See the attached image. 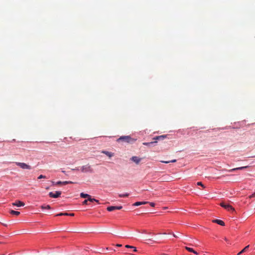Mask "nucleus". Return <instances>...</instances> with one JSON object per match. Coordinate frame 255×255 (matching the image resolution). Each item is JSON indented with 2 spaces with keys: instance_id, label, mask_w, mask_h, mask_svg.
I'll return each mask as SVG.
<instances>
[{
  "instance_id": "7c9ffc66",
  "label": "nucleus",
  "mask_w": 255,
  "mask_h": 255,
  "mask_svg": "<svg viewBox=\"0 0 255 255\" xmlns=\"http://www.w3.org/2000/svg\"><path fill=\"white\" fill-rule=\"evenodd\" d=\"M149 204L151 206V207H154L155 206V204L153 202H150L149 203Z\"/></svg>"
},
{
  "instance_id": "f257e3e1",
  "label": "nucleus",
  "mask_w": 255,
  "mask_h": 255,
  "mask_svg": "<svg viewBox=\"0 0 255 255\" xmlns=\"http://www.w3.org/2000/svg\"><path fill=\"white\" fill-rule=\"evenodd\" d=\"M15 164L16 165L18 166L19 167L23 169L30 170L32 169V167L30 165L27 164L26 163L24 162H16Z\"/></svg>"
},
{
  "instance_id": "9b49d317",
  "label": "nucleus",
  "mask_w": 255,
  "mask_h": 255,
  "mask_svg": "<svg viewBox=\"0 0 255 255\" xmlns=\"http://www.w3.org/2000/svg\"><path fill=\"white\" fill-rule=\"evenodd\" d=\"M166 136L165 135L157 136L154 137L153 139H155V140H163V139H164L166 137Z\"/></svg>"
},
{
  "instance_id": "f8f14e48",
  "label": "nucleus",
  "mask_w": 255,
  "mask_h": 255,
  "mask_svg": "<svg viewBox=\"0 0 255 255\" xmlns=\"http://www.w3.org/2000/svg\"><path fill=\"white\" fill-rule=\"evenodd\" d=\"M185 248V249L187 251H188L189 252L193 253H194L195 254H196V255L198 254L197 252H196L195 251H194L192 248H189V247H186Z\"/></svg>"
},
{
  "instance_id": "2eb2a0df",
  "label": "nucleus",
  "mask_w": 255,
  "mask_h": 255,
  "mask_svg": "<svg viewBox=\"0 0 255 255\" xmlns=\"http://www.w3.org/2000/svg\"><path fill=\"white\" fill-rule=\"evenodd\" d=\"M10 213L12 215H15V216H18L20 214V212L18 211H15L14 210H11L10 211Z\"/></svg>"
},
{
  "instance_id": "f3484780",
  "label": "nucleus",
  "mask_w": 255,
  "mask_h": 255,
  "mask_svg": "<svg viewBox=\"0 0 255 255\" xmlns=\"http://www.w3.org/2000/svg\"><path fill=\"white\" fill-rule=\"evenodd\" d=\"M249 245L246 246L245 248H244L240 252H239L237 255H240L242 253L247 251V249L249 248Z\"/></svg>"
},
{
  "instance_id": "f704fd0d",
  "label": "nucleus",
  "mask_w": 255,
  "mask_h": 255,
  "mask_svg": "<svg viewBox=\"0 0 255 255\" xmlns=\"http://www.w3.org/2000/svg\"><path fill=\"white\" fill-rule=\"evenodd\" d=\"M170 234H171V233ZM172 235L173 236V237H175V238H177V236H176V235H175V234H173V233H172Z\"/></svg>"
},
{
  "instance_id": "aec40b11",
  "label": "nucleus",
  "mask_w": 255,
  "mask_h": 255,
  "mask_svg": "<svg viewBox=\"0 0 255 255\" xmlns=\"http://www.w3.org/2000/svg\"><path fill=\"white\" fill-rule=\"evenodd\" d=\"M102 152L105 153V154H106L107 156H108L110 157H111L113 156V153H112L110 152L104 151H103Z\"/></svg>"
},
{
  "instance_id": "39448f33",
  "label": "nucleus",
  "mask_w": 255,
  "mask_h": 255,
  "mask_svg": "<svg viewBox=\"0 0 255 255\" xmlns=\"http://www.w3.org/2000/svg\"><path fill=\"white\" fill-rule=\"evenodd\" d=\"M61 194V191H56L55 193H53L52 192H50L49 193V196L51 198H56L60 197Z\"/></svg>"
},
{
  "instance_id": "1a4fd4ad",
  "label": "nucleus",
  "mask_w": 255,
  "mask_h": 255,
  "mask_svg": "<svg viewBox=\"0 0 255 255\" xmlns=\"http://www.w3.org/2000/svg\"><path fill=\"white\" fill-rule=\"evenodd\" d=\"M248 167V166H242V167H240L235 168L232 169L231 170H229V171L231 172V171H236L237 170H242L243 169L247 168Z\"/></svg>"
},
{
  "instance_id": "dca6fc26",
  "label": "nucleus",
  "mask_w": 255,
  "mask_h": 255,
  "mask_svg": "<svg viewBox=\"0 0 255 255\" xmlns=\"http://www.w3.org/2000/svg\"><path fill=\"white\" fill-rule=\"evenodd\" d=\"M80 197L81 198H87L88 199V198L90 197V195L87 194H85V193H81L80 194Z\"/></svg>"
},
{
  "instance_id": "6ab92c4d",
  "label": "nucleus",
  "mask_w": 255,
  "mask_h": 255,
  "mask_svg": "<svg viewBox=\"0 0 255 255\" xmlns=\"http://www.w3.org/2000/svg\"><path fill=\"white\" fill-rule=\"evenodd\" d=\"M125 247L127 248H132L134 252H137L136 248L133 246H129V245H126L125 246Z\"/></svg>"
},
{
  "instance_id": "c9c22d12",
  "label": "nucleus",
  "mask_w": 255,
  "mask_h": 255,
  "mask_svg": "<svg viewBox=\"0 0 255 255\" xmlns=\"http://www.w3.org/2000/svg\"><path fill=\"white\" fill-rule=\"evenodd\" d=\"M69 216H74V214L73 213H70V214H69Z\"/></svg>"
},
{
  "instance_id": "412c9836",
  "label": "nucleus",
  "mask_w": 255,
  "mask_h": 255,
  "mask_svg": "<svg viewBox=\"0 0 255 255\" xmlns=\"http://www.w3.org/2000/svg\"><path fill=\"white\" fill-rule=\"evenodd\" d=\"M129 196L128 193H125V194H120L119 195V197L123 198V197H127Z\"/></svg>"
},
{
  "instance_id": "79ce46f5",
  "label": "nucleus",
  "mask_w": 255,
  "mask_h": 255,
  "mask_svg": "<svg viewBox=\"0 0 255 255\" xmlns=\"http://www.w3.org/2000/svg\"><path fill=\"white\" fill-rule=\"evenodd\" d=\"M0 244H2V243L0 242Z\"/></svg>"
},
{
  "instance_id": "f03ea898",
  "label": "nucleus",
  "mask_w": 255,
  "mask_h": 255,
  "mask_svg": "<svg viewBox=\"0 0 255 255\" xmlns=\"http://www.w3.org/2000/svg\"><path fill=\"white\" fill-rule=\"evenodd\" d=\"M81 170V171L84 173H87V172L93 173V168L89 164H87L86 165H84V166H82Z\"/></svg>"
},
{
  "instance_id": "2f4dec72",
  "label": "nucleus",
  "mask_w": 255,
  "mask_h": 255,
  "mask_svg": "<svg viewBox=\"0 0 255 255\" xmlns=\"http://www.w3.org/2000/svg\"><path fill=\"white\" fill-rule=\"evenodd\" d=\"M64 213H60L56 215V216H63Z\"/></svg>"
},
{
  "instance_id": "473e14b6",
  "label": "nucleus",
  "mask_w": 255,
  "mask_h": 255,
  "mask_svg": "<svg viewBox=\"0 0 255 255\" xmlns=\"http://www.w3.org/2000/svg\"><path fill=\"white\" fill-rule=\"evenodd\" d=\"M63 216H69V214L67 213H64Z\"/></svg>"
},
{
  "instance_id": "0eeeda50",
  "label": "nucleus",
  "mask_w": 255,
  "mask_h": 255,
  "mask_svg": "<svg viewBox=\"0 0 255 255\" xmlns=\"http://www.w3.org/2000/svg\"><path fill=\"white\" fill-rule=\"evenodd\" d=\"M131 160L133 162H135L136 164H138L141 160V158H140L137 156H134L131 158Z\"/></svg>"
},
{
  "instance_id": "423d86ee",
  "label": "nucleus",
  "mask_w": 255,
  "mask_h": 255,
  "mask_svg": "<svg viewBox=\"0 0 255 255\" xmlns=\"http://www.w3.org/2000/svg\"><path fill=\"white\" fill-rule=\"evenodd\" d=\"M12 205L16 206L17 207H22L24 206V203L20 201L16 200L15 202L12 203Z\"/></svg>"
},
{
  "instance_id": "a878e982",
  "label": "nucleus",
  "mask_w": 255,
  "mask_h": 255,
  "mask_svg": "<svg viewBox=\"0 0 255 255\" xmlns=\"http://www.w3.org/2000/svg\"><path fill=\"white\" fill-rule=\"evenodd\" d=\"M197 184L198 185H199V186H202L203 188H205V186L202 184V183L201 182H197Z\"/></svg>"
},
{
  "instance_id": "c756f323",
  "label": "nucleus",
  "mask_w": 255,
  "mask_h": 255,
  "mask_svg": "<svg viewBox=\"0 0 255 255\" xmlns=\"http://www.w3.org/2000/svg\"><path fill=\"white\" fill-rule=\"evenodd\" d=\"M255 197V192L252 195H250L249 196V198H253V197Z\"/></svg>"
},
{
  "instance_id": "4be33fe9",
  "label": "nucleus",
  "mask_w": 255,
  "mask_h": 255,
  "mask_svg": "<svg viewBox=\"0 0 255 255\" xmlns=\"http://www.w3.org/2000/svg\"><path fill=\"white\" fill-rule=\"evenodd\" d=\"M156 142H157L156 141L150 142H143V144L145 145H150L153 144V143H156Z\"/></svg>"
},
{
  "instance_id": "9d476101",
  "label": "nucleus",
  "mask_w": 255,
  "mask_h": 255,
  "mask_svg": "<svg viewBox=\"0 0 255 255\" xmlns=\"http://www.w3.org/2000/svg\"><path fill=\"white\" fill-rule=\"evenodd\" d=\"M147 203H148V202H136L134 203L133 204V205L135 206H139L141 205H144Z\"/></svg>"
},
{
  "instance_id": "b1692460",
  "label": "nucleus",
  "mask_w": 255,
  "mask_h": 255,
  "mask_svg": "<svg viewBox=\"0 0 255 255\" xmlns=\"http://www.w3.org/2000/svg\"><path fill=\"white\" fill-rule=\"evenodd\" d=\"M88 200L90 202H93L94 201H96V199L95 198H92L91 196L90 195V197L88 198Z\"/></svg>"
},
{
  "instance_id": "7ed1b4c3",
  "label": "nucleus",
  "mask_w": 255,
  "mask_h": 255,
  "mask_svg": "<svg viewBox=\"0 0 255 255\" xmlns=\"http://www.w3.org/2000/svg\"><path fill=\"white\" fill-rule=\"evenodd\" d=\"M220 206L228 211H234V208L229 204H227L224 202H222L220 203Z\"/></svg>"
},
{
  "instance_id": "72a5a7b5",
  "label": "nucleus",
  "mask_w": 255,
  "mask_h": 255,
  "mask_svg": "<svg viewBox=\"0 0 255 255\" xmlns=\"http://www.w3.org/2000/svg\"><path fill=\"white\" fill-rule=\"evenodd\" d=\"M116 246L118 247H121L122 246V245L121 244H117Z\"/></svg>"
},
{
  "instance_id": "ddd939ff",
  "label": "nucleus",
  "mask_w": 255,
  "mask_h": 255,
  "mask_svg": "<svg viewBox=\"0 0 255 255\" xmlns=\"http://www.w3.org/2000/svg\"><path fill=\"white\" fill-rule=\"evenodd\" d=\"M107 209L109 212H112L115 210H117L116 206H109L107 208Z\"/></svg>"
},
{
  "instance_id": "5701e85b",
  "label": "nucleus",
  "mask_w": 255,
  "mask_h": 255,
  "mask_svg": "<svg viewBox=\"0 0 255 255\" xmlns=\"http://www.w3.org/2000/svg\"><path fill=\"white\" fill-rule=\"evenodd\" d=\"M62 184L63 185H66V184H71V183H73V182H72V181H62Z\"/></svg>"
},
{
  "instance_id": "20e7f679",
  "label": "nucleus",
  "mask_w": 255,
  "mask_h": 255,
  "mask_svg": "<svg viewBox=\"0 0 255 255\" xmlns=\"http://www.w3.org/2000/svg\"><path fill=\"white\" fill-rule=\"evenodd\" d=\"M132 138L129 136H121L117 139L118 141H123L127 142H129L131 140Z\"/></svg>"
},
{
  "instance_id": "bb28decb",
  "label": "nucleus",
  "mask_w": 255,
  "mask_h": 255,
  "mask_svg": "<svg viewBox=\"0 0 255 255\" xmlns=\"http://www.w3.org/2000/svg\"><path fill=\"white\" fill-rule=\"evenodd\" d=\"M46 178V176L43 175H40L38 177V179Z\"/></svg>"
},
{
  "instance_id": "e433bc0d",
  "label": "nucleus",
  "mask_w": 255,
  "mask_h": 255,
  "mask_svg": "<svg viewBox=\"0 0 255 255\" xmlns=\"http://www.w3.org/2000/svg\"><path fill=\"white\" fill-rule=\"evenodd\" d=\"M160 255H168L164 254V253H162Z\"/></svg>"
},
{
  "instance_id": "4468645a",
  "label": "nucleus",
  "mask_w": 255,
  "mask_h": 255,
  "mask_svg": "<svg viewBox=\"0 0 255 255\" xmlns=\"http://www.w3.org/2000/svg\"><path fill=\"white\" fill-rule=\"evenodd\" d=\"M41 208L42 209H51V207L49 205H45V204H44V205H42L41 206Z\"/></svg>"
},
{
  "instance_id": "58836bf2",
  "label": "nucleus",
  "mask_w": 255,
  "mask_h": 255,
  "mask_svg": "<svg viewBox=\"0 0 255 255\" xmlns=\"http://www.w3.org/2000/svg\"><path fill=\"white\" fill-rule=\"evenodd\" d=\"M62 172L63 173H65V171H64V170H62Z\"/></svg>"
},
{
  "instance_id": "393cba45",
  "label": "nucleus",
  "mask_w": 255,
  "mask_h": 255,
  "mask_svg": "<svg viewBox=\"0 0 255 255\" xmlns=\"http://www.w3.org/2000/svg\"><path fill=\"white\" fill-rule=\"evenodd\" d=\"M52 183L54 185H61V184H62V181H58L56 183L55 182H52Z\"/></svg>"
},
{
  "instance_id": "4c0bfd02",
  "label": "nucleus",
  "mask_w": 255,
  "mask_h": 255,
  "mask_svg": "<svg viewBox=\"0 0 255 255\" xmlns=\"http://www.w3.org/2000/svg\"><path fill=\"white\" fill-rule=\"evenodd\" d=\"M95 201L98 203H99V200H96V201Z\"/></svg>"
},
{
  "instance_id": "ea45409f",
  "label": "nucleus",
  "mask_w": 255,
  "mask_h": 255,
  "mask_svg": "<svg viewBox=\"0 0 255 255\" xmlns=\"http://www.w3.org/2000/svg\"><path fill=\"white\" fill-rule=\"evenodd\" d=\"M72 170H78V169H77V168H75V169H72Z\"/></svg>"
},
{
  "instance_id": "6e6552de",
  "label": "nucleus",
  "mask_w": 255,
  "mask_h": 255,
  "mask_svg": "<svg viewBox=\"0 0 255 255\" xmlns=\"http://www.w3.org/2000/svg\"><path fill=\"white\" fill-rule=\"evenodd\" d=\"M213 222L216 223L221 226H225V223L223 221L220 220H218V219L213 220Z\"/></svg>"
},
{
  "instance_id": "a211bd4d",
  "label": "nucleus",
  "mask_w": 255,
  "mask_h": 255,
  "mask_svg": "<svg viewBox=\"0 0 255 255\" xmlns=\"http://www.w3.org/2000/svg\"><path fill=\"white\" fill-rule=\"evenodd\" d=\"M160 162H162V163H170V162L173 163V162H176V159H173V160H170V161L161 160Z\"/></svg>"
},
{
  "instance_id": "cd10ccee",
  "label": "nucleus",
  "mask_w": 255,
  "mask_h": 255,
  "mask_svg": "<svg viewBox=\"0 0 255 255\" xmlns=\"http://www.w3.org/2000/svg\"><path fill=\"white\" fill-rule=\"evenodd\" d=\"M88 201H89V200H88V199H86V200H85L83 202V204H84V205H86V204H87V202H88Z\"/></svg>"
},
{
  "instance_id": "c85d7f7f",
  "label": "nucleus",
  "mask_w": 255,
  "mask_h": 255,
  "mask_svg": "<svg viewBox=\"0 0 255 255\" xmlns=\"http://www.w3.org/2000/svg\"><path fill=\"white\" fill-rule=\"evenodd\" d=\"M117 210H121L122 209L123 207L122 206H116Z\"/></svg>"
},
{
  "instance_id": "a19ab883",
  "label": "nucleus",
  "mask_w": 255,
  "mask_h": 255,
  "mask_svg": "<svg viewBox=\"0 0 255 255\" xmlns=\"http://www.w3.org/2000/svg\"><path fill=\"white\" fill-rule=\"evenodd\" d=\"M3 225L4 226H7L6 224H3Z\"/></svg>"
}]
</instances>
